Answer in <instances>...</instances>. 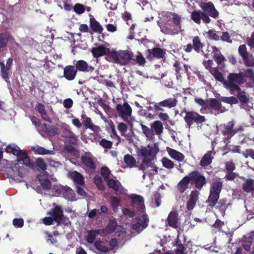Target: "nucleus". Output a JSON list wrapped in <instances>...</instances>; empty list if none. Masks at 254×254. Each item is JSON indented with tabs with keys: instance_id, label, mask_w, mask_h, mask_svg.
<instances>
[{
	"instance_id": "47",
	"label": "nucleus",
	"mask_w": 254,
	"mask_h": 254,
	"mask_svg": "<svg viewBox=\"0 0 254 254\" xmlns=\"http://www.w3.org/2000/svg\"><path fill=\"white\" fill-rule=\"evenodd\" d=\"M220 100L224 103L232 104H236L238 103V100L234 96L231 97H221Z\"/></svg>"
},
{
	"instance_id": "28",
	"label": "nucleus",
	"mask_w": 254,
	"mask_h": 254,
	"mask_svg": "<svg viewBox=\"0 0 254 254\" xmlns=\"http://www.w3.org/2000/svg\"><path fill=\"white\" fill-rule=\"evenodd\" d=\"M190 183L189 177H184L178 183L177 188L181 193H184L188 188L189 184Z\"/></svg>"
},
{
	"instance_id": "1",
	"label": "nucleus",
	"mask_w": 254,
	"mask_h": 254,
	"mask_svg": "<svg viewBox=\"0 0 254 254\" xmlns=\"http://www.w3.org/2000/svg\"><path fill=\"white\" fill-rule=\"evenodd\" d=\"M110 62L119 64L122 66L133 65L135 64L140 66H144L146 63L145 58L141 53L135 55L129 50L116 51L113 49L111 54Z\"/></svg>"
},
{
	"instance_id": "59",
	"label": "nucleus",
	"mask_w": 254,
	"mask_h": 254,
	"mask_svg": "<svg viewBox=\"0 0 254 254\" xmlns=\"http://www.w3.org/2000/svg\"><path fill=\"white\" fill-rule=\"evenodd\" d=\"M111 174V171L107 167H103L101 169V174L104 178V180L106 181L107 179H109V176Z\"/></svg>"
},
{
	"instance_id": "44",
	"label": "nucleus",
	"mask_w": 254,
	"mask_h": 254,
	"mask_svg": "<svg viewBox=\"0 0 254 254\" xmlns=\"http://www.w3.org/2000/svg\"><path fill=\"white\" fill-rule=\"evenodd\" d=\"M94 246L97 250L101 253H105L110 250V249L105 246L103 244V242L101 241H96L95 242Z\"/></svg>"
},
{
	"instance_id": "58",
	"label": "nucleus",
	"mask_w": 254,
	"mask_h": 254,
	"mask_svg": "<svg viewBox=\"0 0 254 254\" xmlns=\"http://www.w3.org/2000/svg\"><path fill=\"white\" fill-rule=\"evenodd\" d=\"M216 50L214 55V60L218 64H221L223 61L224 58L220 55V53L219 50L215 47L214 48V52Z\"/></svg>"
},
{
	"instance_id": "48",
	"label": "nucleus",
	"mask_w": 254,
	"mask_h": 254,
	"mask_svg": "<svg viewBox=\"0 0 254 254\" xmlns=\"http://www.w3.org/2000/svg\"><path fill=\"white\" fill-rule=\"evenodd\" d=\"M244 64L247 66H253L254 65V58L252 55H248L245 57L242 58Z\"/></svg>"
},
{
	"instance_id": "50",
	"label": "nucleus",
	"mask_w": 254,
	"mask_h": 254,
	"mask_svg": "<svg viewBox=\"0 0 254 254\" xmlns=\"http://www.w3.org/2000/svg\"><path fill=\"white\" fill-rule=\"evenodd\" d=\"M163 166L167 169H171L174 168V162L167 157H163L162 159Z\"/></svg>"
},
{
	"instance_id": "51",
	"label": "nucleus",
	"mask_w": 254,
	"mask_h": 254,
	"mask_svg": "<svg viewBox=\"0 0 254 254\" xmlns=\"http://www.w3.org/2000/svg\"><path fill=\"white\" fill-rule=\"evenodd\" d=\"M40 184L45 190H50L51 189V182L47 178L39 180Z\"/></svg>"
},
{
	"instance_id": "40",
	"label": "nucleus",
	"mask_w": 254,
	"mask_h": 254,
	"mask_svg": "<svg viewBox=\"0 0 254 254\" xmlns=\"http://www.w3.org/2000/svg\"><path fill=\"white\" fill-rule=\"evenodd\" d=\"M209 70L214 78L217 80L222 82L224 85V81H226V80L224 79L222 73L217 68H211V69H209Z\"/></svg>"
},
{
	"instance_id": "34",
	"label": "nucleus",
	"mask_w": 254,
	"mask_h": 254,
	"mask_svg": "<svg viewBox=\"0 0 254 254\" xmlns=\"http://www.w3.org/2000/svg\"><path fill=\"white\" fill-rule=\"evenodd\" d=\"M32 149L34 152H35V153L38 154L39 155H53L55 154V152L54 151L47 150L45 148L38 145L33 146Z\"/></svg>"
},
{
	"instance_id": "61",
	"label": "nucleus",
	"mask_w": 254,
	"mask_h": 254,
	"mask_svg": "<svg viewBox=\"0 0 254 254\" xmlns=\"http://www.w3.org/2000/svg\"><path fill=\"white\" fill-rule=\"evenodd\" d=\"M117 226V222L115 220H111L109 221L107 229L110 233H113L116 230Z\"/></svg>"
},
{
	"instance_id": "24",
	"label": "nucleus",
	"mask_w": 254,
	"mask_h": 254,
	"mask_svg": "<svg viewBox=\"0 0 254 254\" xmlns=\"http://www.w3.org/2000/svg\"><path fill=\"white\" fill-rule=\"evenodd\" d=\"M69 177L73 180L74 184L77 185L82 186L84 184L83 176L76 171L69 173Z\"/></svg>"
},
{
	"instance_id": "55",
	"label": "nucleus",
	"mask_w": 254,
	"mask_h": 254,
	"mask_svg": "<svg viewBox=\"0 0 254 254\" xmlns=\"http://www.w3.org/2000/svg\"><path fill=\"white\" fill-rule=\"evenodd\" d=\"M221 105V102L216 99L212 98L210 100L209 103L210 108L218 110L220 108Z\"/></svg>"
},
{
	"instance_id": "12",
	"label": "nucleus",
	"mask_w": 254,
	"mask_h": 254,
	"mask_svg": "<svg viewBox=\"0 0 254 254\" xmlns=\"http://www.w3.org/2000/svg\"><path fill=\"white\" fill-rule=\"evenodd\" d=\"M116 110L119 116L125 121L127 120L128 117L131 115L132 109L127 102H125L123 105L117 104Z\"/></svg>"
},
{
	"instance_id": "49",
	"label": "nucleus",
	"mask_w": 254,
	"mask_h": 254,
	"mask_svg": "<svg viewBox=\"0 0 254 254\" xmlns=\"http://www.w3.org/2000/svg\"><path fill=\"white\" fill-rule=\"evenodd\" d=\"M73 11L77 14H83L85 10V6L79 3H76L73 7Z\"/></svg>"
},
{
	"instance_id": "25",
	"label": "nucleus",
	"mask_w": 254,
	"mask_h": 254,
	"mask_svg": "<svg viewBox=\"0 0 254 254\" xmlns=\"http://www.w3.org/2000/svg\"><path fill=\"white\" fill-rule=\"evenodd\" d=\"M82 164L87 168L94 170L96 168V165L94 163L92 158L89 155L85 154L81 157Z\"/></svg>"
},
{
	"instance_id": "17",
	"label": "nucleus",
	"mask_w": 254,
	"mask_h": 254,
	"mask_svg": "<svg viewBox=\"0 0 254 254\" xmlns=\"http://www.w3.org/2000/svg\"><path fill=\"white\" fill-rule=\"evenodd\" d=\"M77 71L74 65H66L64 68V77L68 81H71L75 79Z\"/></svg>"
},
{
	"instance_id": "23",
	"label": "nucleus",
	"mask_w": 254,
	"mask_h": 254,
	"mask_svg": "<svg viewBox=\"0 0 254 254\" xmlns=\"http://www.w3.org/2000/svg\"><path fill=\"white\" fill-rule=\"evenodd\" d=\"M191 18L195 23L198 24L202 19L203 22L206 23V13L201 11H194L191 13Z\"/></svg>"
},
{
	"instance_id": "45",
	"label": "nucleus",
	"mask_w": 254,
	"mask_h": 254,
	"mask_svg": "<svg viewBox=\"0 0 254 254\" xmlns=\"http://www.w3.org/2000/svg\"><path fill=\"white\" fill-rule=\"evenodd\" d=\"M5 151L7 153H12L14 156H16L18 152H20V149L17 145H7L5 148Z\"/></svg>"
},
{
	"instance_id": "36",
	"label": "nucleus",
	"mask_w": 254,
	"mask_h": 254,
	"mask_svg": "<svg viewBox=\"0 0 254 254\" xmlns=\"http://www.w3.org/2000/svg\"><path fill=\"white\" fill-rule=\"evenodd\" d=\"M9 38L10 35L6 32L0 33V50L7 46Z\"/></svg>"
},
{
	"instance_id": "32",
	"label": "nucleus",
	"mask_w": 254,
	"mask_h": 254,
	"mask_svg": "<svg viewBox=\"0 0 254 254\" xmlns=\"http://www.w3.org/2000/svg\"><path fill=\"white\" fill-rule=\"evenodd\" d=\"M169 14L172 16V21L173 22V24H174V27L177 29L179 32L182 31L181 28V17L179 14L170 12H169Z\"/></svg>"
},
{
	"instance_id": "18",
	"label": "nucleus",
	"mask_w": 254,
	"mask_h": 254,
	"mask_svg": "<svg viewBox=\"0 0 254 254\" xmlns=\"http://www.w3.org/2000/svg\"><path fill=\"white\" fill-rule=\"evenodd\" d=\"M166 222L169 226L177 229L179 223V215L177 211H171L168 216Z\"/></svg>"
},
{
	"instance_id": "6",
	"label": "nucleus",
	"mask_w": 254,
	"mask_h": 254,
	"mask_svg": "<svg viewBox=\"0 0 254 254\" xmlns=\"http://www.w3.org/2000/svg\"><path fill=\"white\" fill-rule=\"evenodd\" d=\"M177 97L174 96L173 97L166 99L158 103H155L153 109L156 111H165L164 108L171 109L175 108L178 104Z\"/></svg>"
},
{
	"instance_id": "54",
	"label": "nucleus",
	"mask_w": 254,
	"mask_h": 254,
	"mask_svg": "<svg viewBox=\"0 0 254 254\" xmlns=\"http://www.w3.org/2000/svg\"><path fill=\"white\" fill-rule=\"evenodd\" d=\"M111 207L114 212L117 211L118 206L120 205V200L118 197L113 196L111 199Z\"/></svg>"
},
{
	"instance_id": "60",
	"label": "nucleus",
	"mask_w": 254,
	"mask_h": 254,
	"mask_svg": "<svg viewBox=\"0 0 254 254\" xmlns=\"http://www.w3.org/2000/svg\"><path fill=\"white\" fill-rule=\"evenodd\" d=\"M238 52L242 58H245L249 54L246 46L245 44L241 45L239 47Z\"/></svg>"
},
{
	"instance_id": "30",
	"label": "nucleus",
	"mask_w": 254,
	"mask_h": 254,
	"mask_svg": "<svg viewBox=\"0 0 254 254\" xmlns=\"http://www.w3.org/2000/svg\"><path fill=\"white\" fill-rule=\"evenodd\" d=\"M140 126L142 129V132L144 134L145 137L149 140H153L154 138V134L152 127L143 125L142 123H140Z\"/></svg>"
},
{
	"instance_id": "5",
	"label": "nucleus",
	"mask_w": 254,
	"mask_h": 254,
	"mask_svg": "<svg viewBox=\"0 0 254 254\" xmlns=\"http://www.w3.org/2000/svg\"><path fill=\"white\" fill-rule=\"evenodd\" d=\"M190 182L194 184L195 187L200 190L206 183L205 177L198 170H193L188 175Z\"/></svg>"
},
{
	"instance_id": "7",
	"label": "nucleus",
	"mask_w": 254,
	"mask_h": 254,
	"mask_svg": "<svg viewBox=\"0 0 254 254\" xmlns=\"http://www.w3.org/2000/svg\"><path fill=\"white\" fill-rule=\"evenodd\" d=\"M235 123V122L232 121L221 126L223 127L221 132L224 136L223 141L225 143L229 142L230 139L237 133L236 129L234 128Z\"/></svg>"
},
{
	"instance_id": "39",
	"label": "nucleus",
	"mask_w": 254,
	"mask_h": 254,
	"mask_svg": "<svg viewBox=\"0 0 254 254\" xmlns=\"http://www.w3.org/2000/svg\"><path fill=\"white\" fill-rule=\"evenodd\" d=\"M106 182H107L108 187L113 189L116 191H118L120 187H121V184L118 180L109 179H107Z\"/></svg>"
},
{
	"instance_id": "29",
	"label": "nucleus",
	"mask_w": 254,
	"mask_h": 254,
	"mask_svg": "<svg viewBox=\"0 0 254 254\" xmlns=\"http://www.w3.org/2000/svg\"><path fill=\"white\" fill-rule=\"evenodd\" d=\"M150 127H152L153 132L156 135H160L163 131V125L160 120H156L150 124Z\"/></svg>"
},
{
	"instance_id": "57",
	"label": "nucleus",
	"mask_w": 254,
	"mask_h": 254,
	"mask_svg": "<svg viewBox=\"0 0 254 254\" xmlns=\"http://www.w3.org/2000/svg\"><path fill=\"white\" fill-rule=\"evenodd\" d=\"M142 213V215H141V218H139L137 220H141V222L142 224V228H145L146 227H147V226L148 225L149 220H148L147 215L145 213L144 211V212H143Z\"/></svg>"
},
{
	"instance_id": "38",
	"label": "nucleus",
	"mask_w": 254,
	"mask_h": 254,
	"mask_svg": "<svg viewBox=\"0 0 254 254\" xmlns=\"http://www.w3.org/2000/svg\"><path fill=\"white\" fill-rule=\"evenodd\" d=\"M62 196L66 199L73 200L75 198L74 191L68 187H65Z\"/></svg>"
},
{
	"instance_id": "43",
	"label": "nucleus",
	"mask_w": 254,
	"mask_h": 254,
	"mask_svg": "<svg viewBox=\"0 0 254 254\" xmlns=\"http://www.w3.org/2000/svg\"><path fill=\"white\" fill-rule=\"evenodd\" d=\"M173 66L175 71V74L177 78L178 79L182 77L183 69L180 62L176 61L173 64Z\"/></svg>"
},
{
	"instance_id": "2",
	"label": "nucleus",
	"mask_w": 254,
	"mask_h": 254,
	"mask_svg": "<svg viewBox=\"0 0 254 254\" xmlns=\"http://www.w3.org/2000/svg\"><path fill=\"white\" fill-rule=\"evenodd\" d=\"M246 77L245 73L243 72L230 73L228 75L227 80L224 81V87L229 90L231 94H233L235 91H239L241 90L239 85L246 81Z\"/></svg>"
},
{
	"instance_id": "16",
	"label": "nucleus",
	"mask_w": 254,
	"mask_h": 254,
	"mask_svg": "<svg viewBox=\"0 0 254 254\" xmlns=\"http://www.w3.org/2000/svg\"><path fill=\"white\" fill-rule=\"evenodd\" d=\"M16 156L17 157L16 161L18 162L23 164L29 168L34 167V165L31 163V160L28 156L26 150L20 149V152H18Z\"/></svg>"
},
{
	"instance_id": "9",
	"label": "nucleus",
	"mask_w": 254,
	"mask_h": 254,
	"mask_svg": "<svg viewBox=\"0 0 254 254\" xmlns=\"http://www.w3.org/2000/svg\"><path fill=\"white\" fill-rule=\"evenodd\" d=\"M166 54V50L158 47H154L152 49H147L145 51L146 58L152 61L155 59H162L165 58Z\"/></svg>"
},
{
	"instance_id": "46",
	"label": "nucleus",
	"mask_w": 254,
	"mask_h": 254,
	"mask_svg": "<svg viewBox=\"0 0 254 254\" xmlns=\"http://www.w3.org/2000/svg\"><path fill=\"white\" fill-rule=\"evenodd\" d=\"M238 100L239 99L240 102L244 104H248L249 102V97L246 94L245 92L241 91V90L239 91V93L237 95Z\"/></svg>"
},
{
	"instance_id": "22",
	"label": "nucleus",
	"mask_w": 254,
	"mask_h": 254,
	"mask_svg": "<svg viewBox=\"0 0 254 254\" xmlns=\"http://www.w3.org/2000/svg\"><path fill=\"white\" fill-rule=\"evenodd\" d=\"M35 110L41 115L42 120L46 122H50V119L46 111L45 105L41 103H37L35 106Z\"/></svg>"
},
{
	"instance_id": "63",
	"label": "nucleus",
	"mask_w": 254,
	"mask_h": 254,
	"mask_svg": "<svg viewBox=\"0 0 254 254\" xmlns=\"http://www.w3.org/2000/svg\"><path fill=\"white\" fill-rule=\"evenodd\" d=\"M153 199L156 203V207H159L161 205V195L158 191H155L154 193Z\"/></svg>"
},
{
	"instance_id": "26",
	"label": "nucleus",
	"mask_w": 254,
	"mask_h": 254,
	"mask_svg": "<svg viewBox=\"0 0 254 254\" xmlns=\"http://www.w3.org/2000/svg\"><path fill=\"white\" fill-rule=\"evenodd\" d=\"M90 27L93 32L101 34L103 28L93 16L90 18Z\"/></svg>"
},
{
	"instance_id": "52",
	"label": "nucleus",
	"mask_w": 254,
	"mask_h": 254,
	"mask_svg": "<svg viewBox=\"0 0 254 254\" xmlns=\"http://www.w3.org/2000/svg\"><path fill=\"white\" fill-rule=\"evenodd\" d=\"M154 110L155 115L158 116L161 121L166 122L169 120V116L167 113H164V111H156L155 110Z\"/></svg>"
},
{
	"instance_id": "20",
	"label": "nucleus",
	"mask_w": 254,
	"mask_h": 254,
	"mask_svg": "<svg viewBox=\"0 0 254 254\" xmlns=\"http://www.w3.org/2000/svg\"><path fill=\"white\" fill-rule=\"evenodd\" d=\"M241 179L244 181L242 187L243 190L247 193L254 192V180L251 178L246 179L244 177H241Z\"/></svg>"
},
{
	"instance_id": "53",
	"label": "nucleus",
	"mask_w": 254,
	"mask_h": 254,
	"mask_svg": "<svg viewBox=\"0 0 254 254\" xmlns=\"http://www.w3.org/2000/svg\"><path fill=\"white\" fill-rule=\"evenodd\" d=\"M99 144L104 148L109 149L112 147L113 142L111 141L103 138L99 141Z\"/></svg>"
},
{
	"instance_id": "42",
	"label": "nucleus",
	"mask_w": 254,
	"mask_h": 254,
	"mask_svg": "<svg viewBox=\"0 0 254 254\" xmlns=\"http://www.w3.org/2000/svg\"><path fill=\"white\" fill-rule=\"evenodd\" d=\"M161 31L165 34L168 35H176L178 34L180 32L176 29L174 27H168L164 26L161 28Z\"/></svg>"
},
{
	"instance_id": "8",
	"label": "nucleus",
	"mask_w": 254,
	"mask_h": 254,
	"mask_svg": "<svg viewBox=\"0 0 254 254\" xmlns=\"http://www.w3.org/2000/svg\"><path fill=\"white\" fill-rule=\"evenodd\" d=\"M184 120L187 126L190 127L193 123L196 125L202 124L205 121V117L194 111L186 112Z\"/></svg>"
},
{
	"instance_id": "4",
	"label": "nucleus",
	"mask_w": 254,
	"mask_h": 254,
	"mask_svg": "<svg viewBox=\"0 0 254 254\" xmlns=\"http://www.w3.org/2000/svg\"><path fill=\"white\" fill-rule=\"evenodd\" d=\"M222 187V183L220 181L213 182L210 186L209 195L207 198V203L208 205L212 208L217 204L220 197V193Z\"/></svg>"
},
{
	"instance_id": "3",
	"label": "nucleus",
	"mask_w": 254,
	"mask_h": 254,
	"mask_svg": "<svg viewBox=\"0 0 254 254\" xmlns=\"http://www.w3.org/2000/svg\"><path fill=\"white\" fill-rule=\"evenodd\" d=\"M156 147L148 145L140 150V155L143 157L142 161L138 166V169L142 171H146L149 167H151V162L154 160L157 153Z\"/></svg>"
},
{
	"instance_id": "64",
	"label": "nucleus",
	"mask_w": 254,
	"mask_h": 254,
	"mask_svg": "<svg viewBox=\"0 0 254 254\" xmlns=\"http://www.w3.org/2000/svg\"><path fill=\"white\" fill-rule=\"evenodd\" d=\"M243 156L247 158L249 157L254 160V149H247L245 150V153H243Z\"/></svg>"
},
{
	"instance_id": "31",
	"label": "nucleus",
	"mask_w": 254,
	"mask_h": 254,
	"mask_svg": "<svg viewBox=\"0 0 254 254\" xmlns=\"http://www.w3.org/2000/svg\"><path fill=\"white\" fill-rule=\"evenodd\" d=\"M31 163L33 164L34 167L31 168L33 170H34L36 168H37L40 169L41 171H46L47 169V165L44 160L42 158L39 157L37 158L35 162H33L31 160Z\"/></svg>"
},
{
	"instance_id": "33",
	"label": "nucleus",
	"mask_w": 254,
	"mask_h": 254,
	"mask_svg": "<svg viewBox=\"0 0 254 254\" xmlns=\"http://www.w3.org/2000/svg\"><path fill=\"white\" fill-rule=\"evenodd\" d=\"M192 46L194 50L197 53L204 52L202 51V49L204 45L201 42L199 37L198 36L194 37L192 40Z\"/></svg>"
},
{
	"instance_id": "21",
	"label": "nucleus",
	"mask_w": 254,
	"mask_h": 254,
	"mask_svg": "<svg viewBox=\"0 0 254 254\" xmlns=\"http://www.w3.org/2000/svg\"><path fill=\"white\" fill-rule=\"evenodd\" d=\"M65 131L64 137L66 138L67 142L72 145H76L78 139L68 126L65 127Z\"/></svg>"
},
{
	"instance_id": "62",
	"label": "nucleus",
	"mask_w": 254,
	"mask_h": 254,
	"mask_svg": "<svg viewBox=\"0 0 254 254\" xmlns=\"http://www.w3.org/2000/svg\"><path fill=\"white\" fill-rule=\"evenodd\" d=\"M239 137L241 144H247L249 145L251 141V138L244 134H239Z\"/></svg>"
},
{
	"instance_id": "35",
	"label": "nucleus",
	"mask_w": 254,
	"mask_h": 254,
	"mask_svg": "<svg viewBox=\"0 0 254 254\" xmlns=\"http://www.w3.org/2000/svg\"><path fill=\"white\" fill-rule=\"evenodd\" d=\"M219 14V12L215 8L213 3L211 2H207V15L214 18H216Z\"/></svg>"
},
{
	"instance_id": "27",
	"label": "nucleus",
	"mask_w": 254,
	"mask_h": 254,
	"mask_svg": "<svg viewBox=\"0 0 254 254\" xmlns=\"http://www.w3.org/2000/svg\"><path fill=\"white\" fill-rule=\"evenodd\" d=\"M167 151L170 156L173 159L179 161H183L185 159V155L183 153L174 149L167 147Z\"/></svg>"
},
{
	"instance_id": "10",
	"label": "nucleus",
	"mask_w": 254,
	"mask_h": 254,
	"mask_svg": "<svg viewBox=\"0 0 254 254\" xmlns=\"http://www.w3.org/2000/svg\"><path fill=\"white\" fill-rule=\"evenodd\" d=\"M113 50H110L109 48H107L104 45H100L98 47H93L91 50V52L94 58H99L100 57L105 55L106 60L110 62L111 59L110 55L112 53Z\"/></svg>"
},
{
	"instance_id": "41",
	"label": "nucleus",
	"mask_w": 254,
	"mask_h": 254,
	"mask_svg": "<svg viewBox=\"0 0 254 254\" xmlns=\"http://www.w3.org/2000/svg\"><path fill=\"white\" fill-rule=\"evenodd\" d=\"M124 161L127 166L129 168L134 167L136 163L135 159L128 154H126L124 156Z\"/></svg>"
},
{
	"instance_id": "14",
	"label": "nucleus",
	"mask_w": 254,
	"mask_h": 254,
	"mask_svg": "<svg viewBox=\"0 0 254 254\" xmlns=\"http://www.w3.org/2000/svg\"><path fill=\"white\" fill-rule=\"evenodd\" d=\"M132 205L136 206V213L138 214H141V213L145 211V205L144 203V199L142 196L132 194L130 196Z\"/></svg>"
},
{
	"instance_id": "56",
	"label": "nucleus",
	"mask_w": 254,
	"mask_h": 254,
	"mask_svg": "<svg viewBox=\"0 0 254 254\" xmlns=\"http://www.w3.org/2000/svg\"><path fill=\"white\" fill-rule=\"evenodd\" d=\"M24 221L22 218H14L12 220V224L16 228H21L24 226Z\"/></svg>"
},
{
	"instance_id": "13",
	"label": "nucleus",
	"mask_w": 254,
	"mask_h": 254,
	"mask_svg": "<svg viewBox=\"0 0 254 254\" xmlns=\"http://www.w3.org/2000/svg\"><path fill=\"white\" fill-rule=\"evenodd\" d=\"M74 66L77 71H81L84 73H91L94 70V67L89 64L86 61L79 60L78 61H74Z\"/></svg>"
},
{
	"instance_id": "37",
	"label": "nucleus",
	"mask_w": 254,
	"mask_h": 254,
	"mask_svg": "<svg viewBox=\"0 0 254 254\" xmlns=\"http://www.w3.org/2000/svg\"><path fill=\"white\" fill-rule=\"evenodd\" d=\"M100 234V230L98 229L91 230L88 231L86 237V241L90 244H93L96 236Z\"/></svg>"
},
{
	"instance_id": "19",
	"label": "nucleus",
	"mask_w": 254,
	"mask_h": 254,
	"mask_svg": "<svg viewBox=\"0 0 254 254\" xmlns=\"http://www.w3.org/2000/svg\"><path fill=\"white\" fill-rule=\"evenodd\" d=\"M0 75L4 80L8 84H10V78L12 74V69L10 68L4 66L3 62H0Z\"/></svg>"
},
{
	"instance_id": "15",
	"label": "nucleus",
	"mask_w": 254,
	"mask_h": 254,
	"mask_svg": "<svg viewBox=\"0 0 254 254\" xmlns=\"http://www.w3.org/2000/svg\"><path fill=\"white\" fill-rule=\"evenodd\" d=\"M48 214L52 216L54 220L57 222L58 226L60 225L61 222L64 217L63 209L61 206L57 205L55 206Z\"/></svg>"
},
{
	"instance_id": "11",
	"label": "nucleus",
	"mask_w": 254,
	"mask_h": 254,
	"mask_svg": "<svg viewBox=\"0 0 254 254\" xmlns=\"http://www.w3.org/2000/svg\"><path fill=\"white\" fill-rule=\"evenodd\" d=\"M224 172L226 173L224 179L227 181H233L238 176V174L234 172L236 169V165L233 160H231L224 163Z\"/></svg>"
}]
</instances>
